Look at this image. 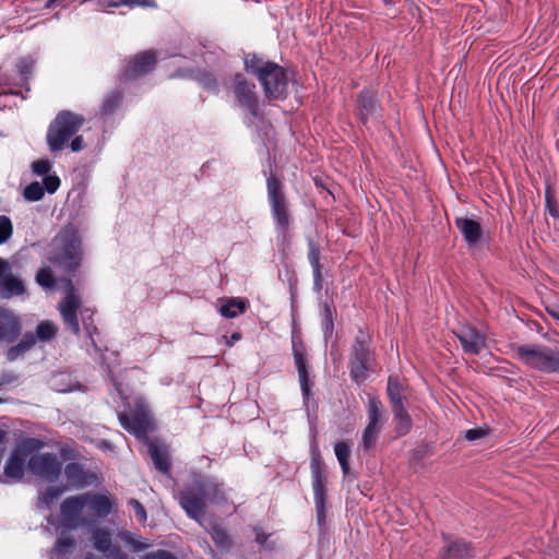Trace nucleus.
Wrapping results in <instances>:
<instances>
[{
    "instance_id": "obj_1",
    "label": "nucleus",
    "mask_w": 559,
    "mask_h": 559,
    "mask_svg": "<svg viewBox=\"0 0 559 559\" xmlns=\"http://www.w3.org/2000/svg\"><path fill=\"white\" fill-rule=\"evenodd\" d=\"M114 509L110 496L84 492L67 497L60 503L59 527L78 530L91 526L98 519L107 518Z\"/></svg>"
},
{
    "instance_id": "obj_2",
    "label": "nucleus",
    "mask_w": 559,
    "mask_h": 559,
    "mask_svg": "<svg viewBox=\"0 0 559 559\" xmlns=\"http://www.w3.org/2000/svg\"><path fill=\"white\" fill-rule=\"evenodd\" d=\"M227 500L224 484L217 478L197 474L191 484L179 492V503L190 519L203 525L207 503H222Z\"/></svg>"
},
{
    "instance_id": "obj_3",
    "label": "nucleus",
    "mask_w": 559,
    "mask_h": 559,
    "mask_svg": "<svg viewBox=\"0 0 559 559\" xmlns=\"http://www.w3.org/2000/svg\"><path fill=\"white\" fill-rule=\"evenodd\" d=\"M58 310L64 326L76 336L81 333V320L83 330L91 340V345L98 350L94 338L98 334L95 324L96 310L82 304V297L70 278L66 281V296L59 301Z\"/></svg>"
},
{
    "instance_id": "obj_4",
    "label": "nucleus",
    "mask_w": 559,
    "mask_h": 559,
    "mask_svg": "<svg viewBox=\"0 0 559 559\" xmlns=\"http://www.w3.org/2000/svg\"><path fill=\"white\" fill-rule=\"evenodd\" d=\"M84 249L79 229L73 224L62 227L52 238L48 261L66 273L74 274L83 264Z\"/></svg>"
},
{
    "instance_id": "obj_5",
    "label": "nucleus",
    "mask_w": 559,
    "mask_h": 559,
    "mask_svg": "<svg viewBox=\"0 0 559 559\" xmlns=\"http://www.w3.org/2000/svg\"><path fill=\"white\" fill-rule=\"evenodd\" d=\"M514 357L528 368L545 373H559V349L543 344L513 346Z\"/></svg>"
},
{
    "instance_id": "obj_6",
    "label": "nucleus",
    "mask_w": 559,
    "mask_h": 559,
    "mask_svg": "<svg viewBox=\"0 0 559 559\" xmlns=\"http://www.w3.org/2000/svg\"><path fill=\"white\" fill-rule=\"evenodd\" d=\"M84 123L85 118L82 115L69 110L60 111L49 124L46 135L50 152L62 151Z\"/></svg>"
},
{
    "instance_id": "obj_7",
    "label": "nucleus",
    "mask_w": 559,
    "mask_h": 559,
    "mask_svg": "<svg viewBox=\"0 0 559 559\" xmlns=\"http://www.w3.org/2000/svg\"><path fill=\"white\" fill-rule=\"evenodd\" d=\"M266 193L276 229L285 235L288 233L292 223L289 202L283 181L273 174H270L266 178Z\"/></svg>"
},
{
    "instance_id": "obj_8",
    "label": "nucleus",
    "mask_w": 559,
    "mask_h": 559,
    "mask_svg": "<svg viewBox=\"0 0 559 559\" xmlns=\"http://www.w3.org/2000/svg\"><path fill=\"white\" fill-rule=\"evenodd\" d=\"M373 361L374 357L370 349L369 337L362 331H359L350 347L349 373L353 381L358 384L364 382L368 372L372 369Z\"/></svg>"
},
{
    "instance_id": "obj_9",
    "label": "nucleus",
    "mask_w": 559,
    "mask_h": 559,
    "mask_svg": "<svg viewBox=\"0 0 559 559\" xmlns=\"http://www.w3.org/2000/svg\"><path fill=\"white\" fill-rule=\"evenodd\" d=\"M311 484L316 504L317 522L320 527L325 524L326 467L319 451H313L310 460Z\"/></svg>"
},
{
    "instance_id": "obj_10",
    "label": "nucleus",
    "mask_w": 559,
    "mask_h": 559,
    "mask_svg": "<svg viewBox=\"0 0 559 559\" xmlns=\"http://www.w3.org/2000/svg\"><path fill=\"white\" fill-rule=\"evenodd\" d=\"M264 96L269 100H283L287 97L288 78L287 71L276 62L269 64L258 78Z\"/></svg>"
},
{
    "instance_id": "obj_11",
    "label": "nucleus",
    "mask_w": 559,
    "mask_h": 559,
    "mask_svg": "<svg viewBox=\"0 0 559 559\" xmlns=\"http://www.w3.org/2000/svg\"><path fill=\"white\" fill-rule=\"evenodd\" d=\"M367 415L368 424L362 431V448L365 451H369L376 445L379 433L385 421L384 407L378 397H369L367 404Z\"/></svg>"
},
{
    "instance_id": "obj_12",
    "label": "nucleus",
    "mask_w": 559,
    "mask_h": 559,
    "mask_svg": "<svg viewBox=\"0 0 559 559\" xmlns=\"http://www.w3.org/2000/svg\"><path fill=\"white\" fill-rule=\"evenodd\" d=\"M231 91L238 106L247 109L252 117H257L259 114V97L255 84L243 74L237 73L233 78Z\"/></svg>"
},
{
    "instance_id": "obj_13",
    "label": "nucleus",
    "mask_w": 559,
    "mask_h": 559,
    "mask_svg": "<svg viewBox=\"0 0 559 559\" xmlns=\"http://www.w3.org/2000/svg\"><path fill=\"white\" fill-rule=\"evenodd\" d=\"M28 469L32 474L48 481H55L62 469V464L55 453H39L28 460Z\"/></svg>"
},
{
    "instance_id": "obj_14",
    "label": "nucleus",
    "mask_w": 559,
    "mask_h": 559,
    "mask_svg": "<svg viewBox=\"0 0 559 559\" xmlns=\"http://www.w3.org/2000/svg\"><path fill=\"white\" fill-rule=\"evenodd\" d=\"M156 53L153 50L142 51L127 61V64L120 72L123 81L136 80L148 72L156 66Z\"/></svg>"
},
{
    "instance_id": "obj_15",
    "label": "nucleus",
    "mask_w": 559,
    "mask_h": 559,
    "mask_svg": "<svg viewBox=\"0 0 559 559\" xmlns=\"http://www.w3.org/2000/svg\"><path fill=\"white\" fill-rule=\"evenodd\" d=\"M292 347L295 365L298 371V379L300 383V389L302 392L304 400H309L311 395V385L312 382L309 378V371L307 366V349L306 346L299 335L293 334L292 336Z\"/></svg>"
},
{
    "instance_id": "obj_16",
    "label": "nucleus",
    "mask_w": 559,
    "mask_h": 559,
    "mask_svg": "<svg viewBox=\"0 0 559 559\" xmlns=\"http://www.w3.org/2000/svg\"><path fill=\"white\" fill-rule=\"evenodd\" d=\"M118 418L123 429L139 439H146L148 431L153 428L150 413L142 408L130 414L119 413Z\"/></svg>"
},
{
    "instance_id": "obj_17",
    "label": "nucleus",
    "mask_w": 559,
    "mask_h": 559,
    "mask_svg": "<svg viewBox=\"0 0 559 559\" xmlns=\"http://www.w3.org/2000/svg\"><path fill=\"white\" fill-rule=\"evenodd\" d=\"M356 112L364 124L380 118L381 104L374 91L365 88L357 94Z\"/></svg>"
},
{
    "instance_id": "obj_18",
    "label": "nucleus",
    "mask_w": 559,
    "mask_h": 559,
    "mask_svg": "<svg viewBox=\"0 0 559 559\" xmlns=\"http://www.w3.org/2000/svg\"><path fill=\"white\" fill-rule=\"evenodd\" d=\"M24 293L23 281L13 274L9 261L0 257V298L10 299Z\"/></svg>"
},
{
    "instance_id": "obj_19",
    "label": "nucleus",
    "mask_w": 559,
    "mask_h": 559,
    "mask_svg": "<svg viewBox=\"0 0 559 559\" xmlns=\"http://www.w3.org/2000/svg\"><path fill=\"white\" fill-rule=\"evenodd\" d=\"M92 542L94 548L105 554L107 559H130L128 554L112 544L111 534L107 528H95L92 532Z\"/></svg>"
},
{
    "instance_id": "obj_20",
    "label": "nucleus",
    "mask_w": 559,
    "mask_h": 559,
    "mask_svg": "<svg viewBox=\"0 0 559 559\" xmlns=\"http://www.w3.org/2000/svg\"><path fill=\"white\" fill-rule=\"evenodd\" d=\"M466 354L479 355L486 347V337L475 328L464 325L455 332Z\"/></svg>"
},
{
    "instance_id": "obj_21",
    "label": "nucleus",
    "mask_w": 559,
    "mask_h": 559,
    "mask_svg": "<svg viewBox=\"0 0 559 559\" xmlns=\"http://www.w3.org/2000/svg\"><path fill=\"white\" fill-rule=\"evenodd\" d=\"M64 475L69 486L74 489L85 488L97 479L95 473L86 471L78 462L68 463L64 467Z\"/></svg>"
},
{
    "instance_id": "obj_22",
    "label": "nucleus",
    "mask_w": 559,
    "mask_h": 559,
    "mask_svg": "<svg viewBox=\"0 0 559 559\" xmlns=\"http://www.w3.org/2000/svg\"><path fill=\"white\" fill-rule=\"evenodd\" d=\"M21 333V321L13 311L0 307V342H14Z\"/></svg>"
},
{
    "instance_id": "obj_23",
    "label": "nucleus",
    "mask_w": 559,
    "mask_h": 559,
    "mask_svg": "<svg viewBox=\"0 0 559 559\" xmlns=\"http://www.w3.org/2000/svg\"><path fill=\"white\" fill-rule=\"evenodd\" d=\"M308 245V261L312 267L313 274V289L316 292H321L323 287V274H322V264L320 262L321 259V248L318 241L313 238H307Z\"/></svg>"
},
{
    "instance_id": "obj_24",
    "label": "nucleus",
    "mask_w": 559,
    "mask_h": 559,
    "mask_svg": "<svg viewBox=\"0 0 559 559\" xmlns=\"http://www.w3.org/2000/svg\"><path fill=\"white\" fill-rule=\"evenodd\" d=\"M443 539L445 545L439 559H473L474 552L469 543L461 538L450 540L445 535H443Z\"/></svg>"
},
{
    "instance_id": "obj_25",
    "label": "nucleus",
    "mask_w": 559,
    "mask_h": 559,
    "mask_svg": "<svg viewBox=\"0 0 559 559\" xmlns=\"http://www.w3.org/2000/svg\"><path fill=\"white\" fill-rule=\"evenodd\" d=\"M455 226L469 247H474L480 241L483 229L478 222L467 217H459L455 219Z\"/></svg>"
},
{
    "instance_id": "obj_26",
    "label": "nucleus",
    "mask_w": 559,
    "mask_h": 559,
    "mask_svg": "<svg viewBox=\"0 0 559 559\" xmlns=\"http://www.w3.org/2000/svg\"><path fill=\"white\" fill-rule=\"evenodd\" d=\"M26 454L20 449H15L4 465V476L11 479L20 480L24 475Z\"/></svg>"
},
{
    "instance_id": "obj_27",
    "label": "nucleus",
    "mask_w": 559,
    "mask_h": 559,
    "mask_svg": "<svg viewBox=\"0 0 559 559\" xmlns=\"http://www.w3.org/2000/svg\"><path fill=\"white\" fill-rule=\"evenodd\" d=\"M148 453L153 460L154 466L163 474L170 469V461L167 449L155 441L148 442Z\"/></svg>"
},
{
    "instance_id": "obj_28",
    "label": "nucleus",
    "mask_w": 559,
    "mask_h": 559,
    "mask_svg": "<svg viewBox=\"0 0 559 559\" xmlns=\"http://www.w3.org/2000/svg\"><path fill=\"white\" fill-rule=\"evenodd\" d=\"M386 393L391 404V408L405 406L407 400L405 388L396 377L390 376L388 379Z\"/></svg>"
},
{
    "instance_id": "obj_29",
    "label": "nucleus",
    "mask_w": 559,
    "mask_h": 559,
    "mask_svg": "<svg viewBox=\"0 0 559 559\" xmlns=\"http://www.w3.org/2000/svg\"><path fill=\"white\" fill-rule=\"evenodd\" d=\"M207 532L213 543L221 551L229 552L231 550L234 542L224 527L218 524H214L210 530H207Z\"/></svg>"
},
{
    "instance_id": "obj_30",
    "label": "nucleus",
    "mask_w": 559,
    "mask_h": 559,
    "mask_svg": "<svg viewBox=\"0 0 559 559\" xmlns=\"http://www.w3.org/2000/svg\"><path fill=\"white\" fill-rule=\"evenodd\" d=\"M57 530L59 531V537L55 543L53 551L60 556L72 552L76 547V539L70 534L72 530L59 527V525Z\"/></svg>"
},
{
    "instance_id": "obj_31",
    "label": "nucleus",
    "mask_w": 559,
    "mask_h": 559,
    "mask_svg": "<svg viewBox=\"0 0 559 559\" xmlns=\"http://www.w3.org/2000/svg\"><path fill=\"white\" fill-rule=\"evenodd\" d=\"M393 423L399 436H406L413 426V420L405 406L393 408Z\"/></svg>"
},
{
    "instance_id": "obj_32",
    "label": "nucleus",
    "mask_w": 559,
    "mask_h": 559,
    "mask_svg": "<svg viewBox=\"0 0 559 559\" xmlns=\"http://www.w3.org/2000/svg\"><path fill=\"white\" fill-rule=\"evenodd\" d=\"M118 536L133 552L144 551L152 546L148 539L138 536L130 531H120Z\"/></svg>"
},
{
    "instance_id": "obj_33",
    "label": "nucleus",
    "mask_w": 559,
    "mask_h": 559,
    "mask_svg": "<svg viewBox=\"0 0 559 559\" xmlns=\"http://www.w3.org/2000/svg\"><path fill=\"white\" fill-rule=\"evenodd\" d=\"M273 61L264 60L255 53H248L245 57V70L257 76V79L264 72V69L272 64Z\"/></svg>"
},
{
    "instance_id": "obj_34",
    "label": "nucleus",
    "mask_w": 559,
    "mask_h": 559,
    "mask_svg": "<svg viewBox=\"0 0 559 559\" xmlns=\"http://www.w3.org/2000/svg\"><path fill=\"white\" fill-rule=\"evenodd\" d=\"M334 452H335L336 459L341 465L344 478L349 477L352 475L350 467H349V457H350L349 445L344 441H340V442L335 443Z\"/></svg>"
},
{
    "instance_id": "obj_35",
    "label": "nucleus",
    "mask_w": 559,
    "mask_h": 559,
    "mask_svg": "<svg viewBox=\"0 0 559 559\" xmlns=\"http://www.w3.org/2000/svg\"><path fill=\"white\" fill-rule=\"evenodd\" d=\"M35 68V60L27 56L22 57L16 62L17 73L20 75L22 85L25 86L26 91H29L28 82L33 75Z\"/></svg>"
},
{
    "instance_id": "obj_36",
    "label": "nucleus",
    "mask_w": 559,
    "mask_h": 559,
    "mask_svg": "<svg viewBox=\"0 0 559 559\" xmlns=\"http://www.w3.org/2000/svg\"><path fill=\"white\" fill-rule=\"evenodd\" d=\"M122 98L123 96L120 91L115 90L109 92L103 100L100 112L106 116L112 115L120 106Z\"/></svg>"
},
{
    "instance_id": "obj_37",
    "label": "nucleus",
    "mask_w": 559,
    "mask_h": 559,
    "mask_svg": "<svg viewBox=\"0 0 559 559\" xmlns=\"http://www.w3.org/2000/svg\"><path fill=\"white\" fill-rule=\"evenodd\" d=\"M57 332H58L57 324L50 320H45V321H41L36 326L35 336L40 342H49L57 335Z\"/></svg>"
},
{
    "instance_id": "obj_38",
    "label": "nucleus",
    "mask_w": 559,
    "mask_h": 559,
    "mask_svg": "<svg viewBox=\"0 0 559 559\" xmlns=\"http://www.w3.org/2000/svg\"><path fill=\"white\" fill-rule=\"evenodd\" d=\"M334 313L335 309L331 307L328 302L323 305V311H322V332L324 335V338L328 340L332 336L334 331Z\"/></svg>"
},
{
    "instance_id": "obj_39",
    "label": "nucleus",
    "mask_w": 559,
    "mask_h": 559,
    "mask_svg": "<svg viewBox=\"0 0 559 559\" xmlns=\"http://www.w3.org/2000/svg\"><path fill=\"white\" fill-rule=\"evenodd\" d=\"M246 309V304L242 300L230 298L225 305L219 308V313L225 318H236Z\"/></svg>"
},
{
    "instance_id": "obj_40",
    "label": "nucleus",
    "mask_w": 559,
    "mask_h": 559,
    "mask_svg": "<svg viewBox=\"0 0 559 559\" xmlns=\"http://www.w3.org/2000/svg\"><path fill=\"white\" fill-rule=\"evenodd\" d=\"M66 487L49 486L39 497V504L49 508L64 491Z\"/></svg>"
},
{
    "instance_id": "obj_41",
    "label": "nucleus",
    "mask_w": 559,
    "mask_h": 559,
    "mask_svg": "<svg viewBox=\"0 0 559 559\" xmlns=\"http://www.w3.org/2000/svg\"><path fill=\"white\" fill-rule=\"evenodd\" d=\"M36 283L46 289H51L55 287V276L53 272L50 267H41L36 273Z\"/></svg>"
},
{
    "instance_id": "obj_42",
    "label": "nucleus",
    "mask_w": 559,
    "mask_h": 559,
    "mask_svg": "<svg viewBox=\"0 0 559 559\" xmlns=\"http://www.w3.org/2000/svg\"><path fill=\"white\" fill-rule=\"evenodd\" d=\"M44 194V188L37 181H34L26 186L23 191V197L25 198V200L31 202L39 201L40 199H43Z\"/></svg>"
},
{
    "instance_id": "obj_43",
    "label": "nucleus",
    "mask_w": 559,
    "mask_h": 559,
    "mask_svg": "<svg viewBox=\"0 0 559 559\" xmlns=\"http://www.w3.org/2000/svg\"><path fill=\"white\" fill-rule=\"evenodd\" d=\"M13 234L11 219L5 215H0V245L7 242Z\"/></svg>"
},
{
    "instance_id": "obj_44",
    "label": "nucleus",
    "mask_w": 559,
    "mask_h": 559,
    "mask_svg": "<svg viewBox=\"0 0 559 559\" xmlns=\"http://www.w3.org/2000/svg\"><path fill=\"white\" fill-rule=\"evenodd\" d=\"M111 7H119V5H128V7H146V8H156V1L155 0H111L110 1Z\"/></svg>"
},
{
    "instance_id": "obj_45",
    "label": "nucleus",
    "mask_w": 559,
    "mask_h": 559,
    "mask_svg": "<svg viewBox=\"0 0 559 559\" xmlns=\"http://www.w3.org/2000/svg\"><path fill=\"white\" fill-rule=\"evenodd\" d=\"M44 445L45 442L38 438H27L22 442L19 449L22 451V453L34 452L43 449Z\"/></svg>"
},
{
    "instance_id": "obj_46",
    "label": "nucleus",
    "mask_w": 559,
    "mask_h": 559,
    "mask_svg": "<svg viewBox=\"0 0 559 559\" xmlns=\"http://www.w3.org/2000/svg\"><path fill=\"white\" fill-rule=\"evenodd\" d=\"M51 168V164L48 159H37L32 164V170L37 176H47Z\"/></svg>"
},
{
    "instance_id": "obj_47",
    "label": "nucleus",
    "mask_w": 559,
    "mask_h": 559,
    "mask_svg": "<svg viewBox=\"0 0 559 559\" xmlns=\"http://www.w3.org/2000/svg\"><path fill=\"white\" fill-rule=\"evenodd\" d=\"M141 559H178L175 554L166 549H157L155 551L146 552Z\"/></svg>"
},
{
    "instance_id": "obj_48",
    "label": "nucleus",
    "mask_w": 559,
    "mask_h": 559,
    "mask_svg": "<svg viewBox=\"0 0 559 559\" xmlns=\"http://www.w3.org/2000/svg\"><path fill=\"white\" fill-rule=\"evenodd\" d=\"M198 81L207 90L215 91L217 88V82L215 78L209 72H200Z\"/></svg>"
},
{
    "instance_id": "obj_49",
    "label": "nucleus",
    "mask_w": 559,
    "mask_h": 559,
    "mask_svg": "<svg viewBox=\"0 0 559 559\" xmlns=\"http://www.w3.org/2000/svg\"><path fill=\"white\" fill-rule=\"evenodd\" d=\"M44 191L46 190L48 193H55L59 186H60V179L57 176L47 175L44 177Z\"/></svg>"
},
{
    "instance_id": "obj_50",
    "label": "nucleus",
    "mask_w": 559,
    "mask_h": 559,
    "mask_svg": "<svg viewBox=\"0 0 559 559\" xmlns=\"http://www.w3.org/2000/svg\"><path fill=\"white\" fill-rule=\"evenodd\" d=\"M129 504L133 508L135 516L139 520V522L144 523L147 519V515L143 504L134 498L129 500Z\"/></svg>"
},
{
    "instance_id": "obj_51",
    "label": "nucleus",
    "mask_w": 559,
    "mask_h": 559,
    "mask_svg": "<svg viewBox=\"0 0 559 559\" xmlns=\"http://www.w3.org/2000/svg\"><path fill=\"white\" fill-rule=\"evenodd\" d=\"M25 353H26V350H25L24 346H22L19 342L15 346H12L8 349L7 359L9 361H14L15 359H17L21 355H23Z\"/></svg>"
},
{
    "instance_id": "obj_52",
    "label": "nucleus",
    "mask_w": 559,
    "mask_h": 559,
    "mask_svg": "<svg viewBox=\"0 0 559 559\" xmlns=\"http://www.w3.org/2000/svg\"><path fill=\"white\" fill-rule=\"evenodd\" d=\"M25 353H26V350H25L24 346H22L19 342L15 346H12L8 349L7 359L9 361H14L15 359H17L21 355H23Z\"/></svg>"
},
{
    "instance_id": "obj_53",
    "label": "nucleus",
    "mask_w": 559,
    "mask_h": 559,
    "mask_svg": "<svg viewBox=\"0 0 559 559\" xmlns=\"http://www.w3.org/2000/svg\"><path fill=\"white\" fill-rule=\"evenodd\" d=\"M36 341L37 337L33 333H26L20 341V344L28 352L36 344Z\"/></svg>"
},
{
    "instance_id": "obj_54",
    "label": "nucleus",
    "mask_w": 559,
    "mask_h": 559,
    "mask_svg": "<svg viewBox=\"0 0 559 559\" xmlns=\"http://www.w3.org/2000/svg\"><path fill=\"white\" fill-rule=\"evenodd\" d=\"M253 531H254V535H255V542L260 546H264L269 538V535L266 533H264L263 530L260 527H254Z\"/></svg>"
},
{
    "instance_id": "obj_55",
    "label": "nucleus",
    "mask_w": 559,
    "mask_h": 559,
    "mask_svg": "<svg viewBox=\"0 0 559 559\" xmlns=\"http://www.w3.org/2000/svg\"><path fill=\"white\" fill-rule=\"evenodd\" d=\"M70 147L72 150V152H80L83 150L84 147V141H83V138L81 135H76L72 139L71 143H70Z\"/></svg>"
},
{
    "instance_id": "obj_56",
    "label": "nucleus",
    "mask_w": 559,
    "mask_h": 559,
    "mask_svg": "<svg viewBox=\"0 0 559 559\" xmlns=\"http://www.w3.org/2000/svg\"><path fill=\"white\" fill-rule=\"evenodd\" d=\"M546 205H547V209L549 211V214L552 216V217H557L559 212H558V209H557V205L556 203L551 200V197L549 195V193L547 192L546 193Z\"/></svg>"
},
{
    "instance_id": "obj_57",
    "label": "nucleus",
    "mask_w": 559,
    "mask_h": 559,
    "mask_svg": "<svg viewBox=\"0 0 559 559\" xmlns=\"http://www.w3.org/2000/svg\"><path fill=\"white\" fill-rule=\"evenodd\" d=\"M483 436H484V431L479 428L469 429L465 432V438L471 441L477 440V439L481 438Z\"/></svg>"
},
{
    "instance_id": "obj_58",
    "label": "nucleus",
    "mask_w": 559,
    "mask_h": 559,
    "mask_svg": "<svg viewBox=\"0 0 559 559\" xmlns=\"http://www.w3.org/2000/svg\"><path fill=\"white\" fill-rule=\"evenodd\" d=\"M546 312L554 318L555 320L559 321V304H552L546 307Z\"/></svg>"
},
{
    "instance_id": "obj_59",
    "label": "nucleus",
    "mask_w": 559,
    "mask_h": 559,
    "mask_svg": "<svg viewBox=\"0 0 559 559\" xmlns=\"http://www.w3.org/2000/svg\"><path fill=\"white\" fill-rule=\"evenodd\" d=\"M240 338H241V334L238 332H235L230 335V337L226 341V343L228 346H233Z\"/></svg>"
},
{
    "instance_id": "obj_60",
    "label": "nucleus",
    "mask_w": 559,
    "mask_h": 559,
    "mask_svg": "<svg viewBox=\"0 0 559 559\" xmlns=\"http://www.w3.org/2000/svg\"><path fill=\"white\" fill-rule=\"evenodd\" d=\"M7 440V432L0 429V445L3 444Z\"/></svg>"
},
{
    "instance_id": "obj_61",
    "label": "nucleus",
    "mask_w": 559,
    "mask_h": 559,
    "mask_svg": "<svg viewBox=\"0 0 559 559\" xmlns=\"http://www.w3.org/2000/svg\"><path fill=\"white\" fill-rule=\"evenodd\" d=\"M13 378H14V376H12V374H10V376L9 374H4L3 376V382H9V381L13 380Z\"/></svg>"
},
{
    "instance_id": "obj_62",
    "label": "nucleus",
    "mask_w": 559,
    "mask_h": 559,
    "mask_svg": "<svg viewBox=\"0 0 559 559\" xmlns=\"http://www.w3.org/2000/svg\"><path fill=\"white\" fill-rule=\"evenodd\" d=\"M83 559H97V557L94 554L88 552L85 555V557Z\"/></svg>"
},
{
    "instance_id": "obj_63",
    "label": "nucleus",
    "mask_w": 559,
    "mask_h": 559,
    "mask_svg": "<svg viewBox=\"0 0 559 559\" xmlns=\"http://www.w3.org/2000/svg\"><path fill=\"white\" fill-rule=\"evenodd\" d=\"M57 0H48L46 7L50 8L52 3H55Z\"/></svg>"
}]
</instances>
